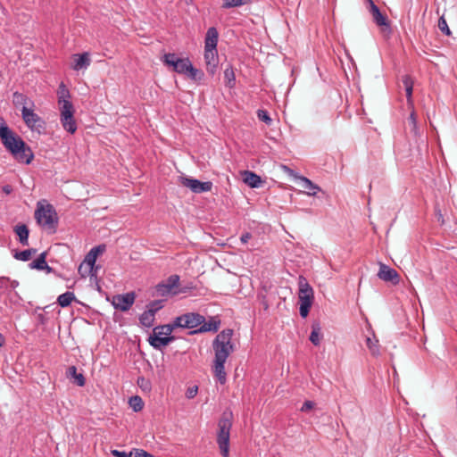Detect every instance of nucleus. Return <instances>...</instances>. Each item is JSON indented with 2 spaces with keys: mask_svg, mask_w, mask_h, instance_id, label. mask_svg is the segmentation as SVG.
<instances>
[{
  "mask_svg": "<svg viewBox=\"0 0 457 457\" xmlns=\"http://www.w3.org/2000/svg\"><path fill=\"white\" fill-rule=\"evenodd\" d=\"M233 333V329L225 328L212 341L214 360L212 370L213 376L220 385H224L227 382L225 362L230 353L234 352V345L231 342Z\"/></svg>",
  "mask_w": 457,
  "mask_h": 457,
  "instance_id": "f257e3e1",
  "label": "nucleus"
},
{
  "mask_svg": "<svg viewBox=\"0 0 457 457\" xmlns=\"http://www.w3.org/2000/svg\"><path fill=\"white\" fill-rule=\"evenodd\" d=\"M412 92H413V87H409V88L405 89L407 103L409 105H413V100H412Z\"/></svg>",
  "mask_w": 457,
  "mask_h": 457,
  "instance_id": "3c124183",
  "label": "nucleus"
},
{
  "mask_svg": "<svg viewBox=\"0 0 457 457\" xmlns=\"http://www.w3.org/2000/svg\"><path fill=\"white\" fill-rule=\"evenodd\" d=\"M184 320H185L184 314L175 318L174 320L170 323L172 328H173V329L175 330L178 328H185V327L183 325L184 324Z\"/></svg>",
  "mask_w": 457,
  "mask_h": 457,
  "instance_id": "c03bdc74",
  "label": "nucleus"
},
{
  "mask_svg": "<svg viewBox=\"0 0 457 457\" xmlns=\"http://www.w3.org/2000/svg\"><path fill=\"white\" fill-rule=\"evenodd\" d=\"M252 0H225L222 3L221 7L223 9H229L233 7H238L246 4H250Z\"/></svg>",
  "mask_w": 457,
  "mask_h": 457,
  "instance_id": "c9c22d12",
  "label": "nucleus"
},
{
  "mask_svg": "<svg viewBox=\"0 0 457 457\" xmlns=\"http://www.w3.org/2000/svg\"><path fill=\"white\" fill-rule=\"evenodd\" d=\"M435 212H436V216L437 218L438 222H440L441 224H444L445 220H444L443 214L441 213V210L437 206L435 207Z\"/></svg>",
  "mask_w": 457,
  "mask_h": 457,
  "instance_id": "864d4df0",
  "label": "nucleus"
},
{
  "mask_svg": "<svg viewBox=\"0 0 457 457\" xmlns=\"http://www.w3.org/2000/svg\"><path fill=\"white\" fill-rule=\"evenodd\" d=\"M60 121L65 131L73 135L78 129L75 120V108L71 102H66L63 106L59 107Z\"/></svg>",
  "mask_w": 457,
  "mask_h": 457,
  "instance_id": "423d86ee",
  "label": "nucleus"
},
{
  "mask_svg": "<svg viewBox=\"0 0 457 457\" xmlns=\"http://www.w3.org/2000/svg\"><path fill=\"white\" fill-rule=\"evenodd\" d=\"M42 270H45L46 273H54L55 272V270L52 267L48 266L47 263H46V267L45 266V268Z\"/></svg>",
  "mask_w": 457,
  "mask_h": 457,
  "instance_id": "13d9d810",
  "label": "nucleus"
},
{
  "mask_svg": "<svg viewBox=\"0 0 457 457\" xmlns=\"http://www.w3.org/2000/svg\"><path fill=\"white\" fill-rule=\"evenodd\" d=\"M75 299H76V297H75L74 293L68 291V292H65L58 296L57 303L61 307H68L72 303V301H74Z\"/></svg>",
  "mask_w": 457,
  "mask_h": 457,
  "instance_id": "c85d7f7f",
  "label": "nucleus"
},
{
  "mask_svg": "<svg viewBox=\"0 0 457 457\" xmlns=\"http://www.w3.org/2000/svg\"><path fill=\"white\" fill-rule=\"evenodd\" d=\"M366 345L373 355H378L379 353V349H378L377 340L374 342L371 338L367 337Z\"/></svg>",
  "mask_w": 457,
  "mask_h": 457,
  "instance_id": "37998d69",
  "label": "nucleus"
},
{
  "mask_svg": "<svg viewBox=\"0 0 457 457\" xmlns=\"http://www.w3.org/2000/svg\"><path fill=\"white\" fill-rule=\"evenodd\" d=\"M36 253L37 249L35 248H29L23 251H15L13 257L19 261L28 262Z\"/></svg>",
  "mask_w": 457,
  "mask_h": 457,
  "instance_id": "c756f323",
  "label": "nucleus"
},
{
  "mask_svg": "<svg viewBox=\"0 0 457 457\" xmlns=\"http://www.w3.org/2000/svg\"><path fill=\"white\" fill-rule=\"evenodd\" d=\"M221 320L219 316H212L209 320L204 321L201 324V326L189 332V335H195L198 333H205V332H217L220 327Z\"/></svg>",
  "mask_w": 457,
  "mask_h": 457,
  "instance_id": "4468645a",
  "label": "nucleus"
},
{
  "mask_svg": "<svg viewBox=\"0 0 457 457\" xmlns=\"http://www.w3.org/2000/svg\"><path fill=\"white\" fill-rule=\"evenodd\" d=\"M21 116L24 123L32 130L36 129L40 131V129H44L46 126L45 120L37 113L34 112L33 110L23 106L21 109Z\"/></svg>",
  "mask_w": 457,
  "mask_h": 457,
  "instance_id": "9d476101",
  "label": "nucleus"
},
{
  "mask_svg": "<svg viewBox=\"0 0 457 457\" xmlns=\"http://www.w3.org/2000/svg\"><path fill=\"white\" fill-rule=\"evenodd\" d=\"M298 179L302 183V187L307 190V194L309 195H315L316 192L314 190H320V188L316 184L303 176H299Z\"/></svg>",
  "mask_w": 457,
  "mask_h": 457,
  "instance_id": "a878e982",
  "label": "nucleus"
},
{
  "mask_svg": "<svg viewBox=\"0 0 457 457\" xmlns=\"http://www.w3.org/2000/svg\"><path fill=\"white\" fill-rule=\"evenodd\" d=\"M378 277L386 282H391L393 285H398L400 282L399 273L384 263H380Z\"/></svg>",
  "mask_w": 457,
  "mask_h": 457,
  "instance_id": "ddd939ff",
  "label": "nucleus"
},
{
  "mask_svg": "<svg viewBox=\"0 0 457 457\" xmlns=\"http://www.w3.org/2000/svg\"><path fill=\"white\" fill-rule=\"evenodd\" d=\"M105 248L106 246L104 244L93 247L87 254L85 262H87L88 265L95 267L97 257L105 251Z\"/></svg>",
  "mask_w": 457,
  "mask_h": 457,
  "instance_id": "4be33fe9",
  "label": "nucleus"
},
{
  "mask_svg": "<svg viewBox=\"0 0 457 457\" xmlns=\"http://www.w3.org/2000/svg\"><path fill=\"white\" fill-rule=\"evenodd\" d=\"M166 299H158L151 301L147 305V312L155 317V314L164 307Z\"/></svg>",
  "mask_w": 457,
  "mask_h": 457,
  "instance_id": "7c9ffc66",
  "label": "nucleus"
},
{
  "mask_svg": "<svg viewBox=\"0 0 457 457\" xmlns=\"http://www.w3.org/2000/svg\"><path fill=\"white\" fill-rule=\"evenodd\" d=\"M402 83L404 87V89L409 88V87H413L414 80L411 75H403L402 77Z\"/></svg>",
  "mask_w": 457,
  "mask_h": 457,
  "instance_id": "a18cd8bd",
  "label": "nucleus"
},
{
  "mask_svg": "<svg viewBox=\"0 0 457 457\" xmlns=\"http://www.w3.org/2000/svg\"><path fill=\"white\" fill-rule=\"evenodd\" d=\"M93 269H94V266H90V265H88L87 262H84L80 263V265L79 266L78 272L79 273V275L82 278H86L87 276L93 277L94 276Z\"/></svg>",
  "mask_w": 457,
  "mask_h": 457,
  "instance_id": "e433bc0d",
  "label": "nucleus"
},
{
  "mask_svg": "<svg viewBox=\"0 0 457 457\" xmlns=\"http://www.w3.org/2000/svg\"><path fill=\"white\" fill-rule=\"evenodd\" d=\"M184 327L185 328L193 329L201 326V324L204 321V316L201 315L197 312H187L184 314Z\"/></svg>",
  "mask_w": 457,
  "mask_h": 457,
  "instance_id": "dca6fc26",
  "label": "nucleus"
},
{
  "mask_svg": "<svg viewBox=\"0 0 457 457\" xmlns=\"http://www.w3.org/2000/svg\"><path fill=\"white\" fill-rule=\"evenodd\" d=\"M219 40V32L215 27H211L208 29L205 39H204V48L206 49H217Z\"/></svg>",
  "mask_w": 457,
  "mask_h": 457,
  "instance_id": "6ab92c4d",
  "label": "nucleus"
},
{
  "mask_svg": "<svg viewBox=\"0 0 457 457\" xmlns=\"http://www.w3.org/2000/svg\"><path fill=\"white\" fill-rule=\"evenodd\" d=\"M370 12L372 15L373 21L380 28L381 32L386 36L390 35L392 33V29L390 21L386 14L382 13L375 4H372L371 8H370Z\"/></svg>",
  "mask_w": 457,
  "mask_h": 457,
  "instance_id": "9b49d317",
  "label": "nucleus"
},
{
  "mask_svg": "<svg viewBox=\"0 0 457 457\" xmlns=\"http://www.w3.org/2000/svg\"><path fill=\"white\" fill-rule=\"evenodd\" d=\"M437 26L443 34H445V36H451L452 32L444 16H441L439 18Z\"/></svg>",
  "mask_w": 457,
  "mask_h": 457,
  "instance_id": "a19ab883",
  "label": "nucleus"
},
{
  "mask_svg": "<svg viewBox=\"0 0 457 457\" xmlns=\"http://www.w3.org/2000/svg\"><path fill=\"white\" fill-rule=\"evenodd\" d=\"M195 286L194 285V283L193 282H189V283H187L185 286H182V287L179 286L177 288V292H179V294H180V293H187L190 290L195 289Z\"/></svg>",
  "mask_w": 457,
  "mask_h": 457,
  "instance_id": "49530a36",
  "label": "nucleus"
},
{
  "mask_svg": "<svg viewBox=\"0 0 457 457\" xmlns=\"http://www.w3.org/2000/svg\"><path fill=\"white\" fill-rule=\"evenodd\" d=\"M162 62L166 66L172 68L175 72L184 75H187L192 65L189 58H179L174 53L165 54Z\"/></svg>",
  "mask_w": 457,
  "mask_h": 457,
  "instance_id": "6e6552de",
  "label": "nucleus"
},
{
  "mask_svg": "<svg viewBox=\"0 0 457 457\" xmlns=\"http://www.w3.org/2000/svg\"><path fill=\"white\" fill-rule=\"evenodd\" d=\"M96 266H95V267H94V269H93L94 276H96Z\"/></svg>",
  "mask_w": 457,
  "mask_h": 457,
  "instance_id": "680f3d73",
  "label": "nucleus"
},
{
  "mask_svg": "<svg viewBox=\"0 0 457 457\" xmlns=\"http://www.w3.org/2000/svg\"><path fill=\"white\" fill-rule=\"evenodd\" d=\"M71 95L70 90L63 82H61L57 89V102L59 107L63 106L66 102H71Z\"/></svg>",
  "mask_w": 457,
  "mask_h": 457,
  "instance_id": "412c9836",
  "label": "nucleus"
},
{
  "mask_svg": "<svg viewBox=\"0 0 457 457\" xmlns=\"http://www.w3.org/2000/svg\"><path fill=\"white\" fill-rule=\"evenodd\" d=\"M37 222L50 230L54 234L57 230L59 218L52 204L37 205L35 211Z\"/></svg>",
  "mask_w": 457,
  "mask_h": 457,
  "instance_id": "20e7f679",
  "label": "nucleus"
},
{
  "mask_svg": "<svg viewBox=\"0 0 457 457\" xmlns=\"http://www.w3.org/2000/svg\"><path fill=\"white\" fill-rule=\"evenodd\" d=\"M250 238H252V234L249 233V232H245V233L241 235L240 241L243 244H246Z\"/></svg>",
  "mask_w": 457,
  "mask_h": 457,
  "instance_id": "5fc2aeb1",
  "label": "nucleus"
},
{
  "mask_svg": "<svg viewBox=\"0 0 457 457\" xmlns=\"http://www.w3.org/2000/svg\"><path fill=\"white\" fill-rule=\"evenodd\" d=\"M187 76L190 79L199 83L201 80H203V79L204 77V73L202 70L196 69L193 65H191V67L189 68V70L187 73Z\"/></svg>",
  "mask_w": 457,
  "mask_h": 457,
  "instance_id": "2f4dec72",
  "label": "nucleus"
},
{
  "mask_svg": "<svg viewBox=\"0 0 457 457\" xmlns=\"http://www.w3.org/2000/svg\"><path fill=\"white\" fill-rule=\"evenodd\" d=\"M18 285L19 282L16 280H11L7 277H0V289H14L16 287H18Z\"/></svg>",
  "mask_w": 457,
  "mask_h": 457,
  "instance_id": "4c0bfd02",
  "label": "nucleus"
},
{
  "mask_svg": "<svg viewBox=\"0 0 457 457\" xmlns=\"http://www.w3.org/2000/svg\"><path fill=\"white\" fill-rule=\"evenodd\" d=\"M224 79H225V85L228 88H233L236 85V76L234 69L231 65H229L228 68L224 71Z\"/></svg>",
  "mask_w": 457,
  "mask_h": 457,
  "instance_id": "bb28decb",
  "label": "nucleus"
},
{
  "mask_svg": "<svg viewBox=\"0 0 457 457\" xmlns=\"http://www.w3.org/2000/svg\"><path fill=\"white\" fill-rule=\"evenodd\" d=\"M28 100V96L22 93L16 91L12 94V104L14 106H26Z\"/></svg>",
  "mask_w": 457,
  "mask_h": 457,
  "instance_id": "72a5a7b5",
  "label": "nucleus"
},
{
  "mask_svg": "<svg viewBox=\"0 0 457 457\" xmlns=\"http://www.w3.org/2000/svg\"><path fill=\"white\" fill-rule=\"evenodd\" d=\"M233 425V412L226 410L222 412L218 421L217 444L222 457L229 455V437Z\"/></svg>",
  "mask_w": 457,
  "mask_h": 457,
  "instance_id": "7ed1b4c3",
  "label": "nucleus"
},
{
  "mask_svg": "<svg viewBox=\"0 0 457 457\" xmlns=\"http://www.w3.org/2000/svg\"><path fill=\"white\" fill-rule=\"evenodd\" d=\"M197 391H198V387L196 386H194L192 387H189L187 392H186V396L188 398V399H192L194 398L196 394H197Z\"/></svg>",
  "mask_w": 457,
  "mask_h": 457,
  "instance_id": "8fccbe9b",
  "label": "nucleus"
},
{
  "mask_svg": "<svg viewBox=\"0 0 457 457\" xmlns=\"http://www.w3.org/2000/svg\"><path fill=\"white\" fill-rule=\"evenodd\" d=\"M322 337L323 336L321 334L320 323V321L315 320L312 324V332L309 339L314 345L317 346L320 345Z\"/></svg>",
  "mask_w": 457,
  "mask_h": 457,
  "instance_id": "5701e85b",
  "label": "nucleus"
},
{
  "mask_svg": "<svg viewBox=\"0 0 457 457\" xmlns=\"http://www.w3.org/2000/svg\"><path fill=\"white\" fill-rule=\"evenodd\" d=\"M179 287V276L177 274L170 275L166 280L158 283L154 287L153 296L167 297L169 295H176L179 294L177 288Z\"/></svg>",
  "mask_w": 457,
  "mask_h": 457,
  "instance_id": "0eeeda50",
  "label": "nucleus"
},
{
  "mask_svg": "<svg viewBox=\"0 0 457 457\" xmlns=\"http://www.w3.org/2000/svg\"><path fill=\"white\" fill-rule=\"evenodd\" d=\"M298 286L299 313L302 318H306L313 303L314 293L306 278L302 275L298 278Z\"/></svg>",
  "mask_w": 457,
  "mask_h": 457,
  "instance_id": "39448f33",
  "label": "nucleus"
},
{
  "mask_svg": "<svg viewBox=\"0 0 457 457\" xmlns=\"http://www.w3.org/2000/svg\"><path fill=\"white\" fill-rule=\"evenodd\" d=\"M46 252L41 253L37 259L31 262L29 266L30 269L42 270L45 266L46 267Z\"/></svg>",
  "mask_w": 457,
  "mask_h": 457,
  "instance_id": "cd10ccee",
  "label": "nucleus"
},
{
  "mask_svg": "<svg viewBox=\"0 0 457 457\" xmlns=\"http://www.w3.org/2000/svg\"><path fill=\"white\" fill-rule=\"evenodd\" d=\"M112 454L115 457H132L133 453L129 452H124V451H119V450H112Z\"/></svg>",
  "mask_w": 457,
  "mask_h": 457,
  "instance_id": "de8ad7c7",
  "label": "nucleus"
},
{
  "mask_svg": "<svg viewBox=\"0 0 457 457\" xmlns=\"http://www.w3.org/2000/svg\"><path fill=\"white\" fill-rule=\"evenodd\" d=\"M257 117L261 121L264 122L267 125H270L272 122V119L270 118L269 112L266 110H258Z\"/></svg>",
  "mask_w": 457,
  "mask_h": 457,
  "instance_id": "ea45409f",
  "label": "nucleus"
},
{
  "mask_svg": "<svg viewBox=\"0 0 457 457\" xmlns=\"http://www.w3.org/2000/svg\"><path fill=\"white\" fill-rule=\"evenodd\" d=\"M315 403L312 401H305L301 407V411L307 412L313 409Z\"/></svg>",
  "mask_w": 457,
  "mask_h": 457,
  "instance_id": "09e8293b",
  "label": "nucleus"
},
{
  "mask_svg": "<svg viewBox=\"0 0 457 457\" xmlns=\"http://www.w3.org/2000/svg\"><path fill=\"white\" fill-rule=\"evenodd\" d=\"M2 190L4 194L6 195H10L12 191H13V188L11 185H4L3 187H2Z\"/></svg>",
  "mask_w": 457,
  "mask_h": 457,
  "instance_id": "6e6d98bb",
  "label": "nucleus"
},
{
  "mask_svg": "<svg viewBox=\"0 0 457 457\" xmlns=\"http://www.w3.org/2000/svg\"><path fill=\"white\" fill-rule=\"evenodd\" d=\"M0 140L5 149L20 163L29 164L34 159L31 148L8 127L2 115H0Z\"/></svg>",
  "mask_w": 457,
  "mask_h": 457,
  "instance_id": "f03ea898",
  "label": "nucleus"
},
{
  "mask_svg": "<svg viewBox=\"0 0 457 457\" xmlns=\"http://www.w3.org/2000/svg\"><path fill=\"white\" fill-rule=\"evenodd\" d=\"M148 342L156 350H162L167 346L165 337H162V334H156L155 331H153V334L149 336Z\"/></svg>",
  "mask_w": 457,
  "mask_h": 457,
  "instance_id": "b1692460",
  "label": "nucleus"
},
{
  "mask_svg": "<svg viewBox=\"0 0 457 457\" xmlns=\"http://www.w3.org/2000/svg\"><path fill=\"white\" fill-rule=\"evenodd\" d=\"M66 375L68 378H73V383L79 386H85L86 378L82 373H78L76 366H70L67 370Z\"/></svg>",
  "mask_w": 457,
  "mask_h": 457,
  "instance_id": "393cba45",
  "label": "nucleus"
},
{
  "mask_svg": "<svg viewBox=\"0 0 457 457\" xmlns=\"http://www.w3.org/2000/svg\"><path fill=\"white\" fill-rule=\"evenodd\" d=\"M136 293L134 291L122 294L116 295L112 298V304L114 309L119 310L120 312H128L135 303Z\"/></svg>",
  "mask_w": 457,
  "mask_h": 457,
  "instance_id": "f8f14e48",
  "label": "nucleus"
},
{
  "mask_svg": "<svg viewBox=\"0 0 457 457\" xmlns=\"http://www.w3.org/2000/svg\"><path fill=\"white\" fill-rule=\"evenodd\" d=\"M165 340H166V345H168L169 344H170L171 342H173L176 337L174 336H172L171 334H170V336H165Z\"/></svg>",
  "mask_w": 457,
  "mask_h": 457,
  "instance_id": "4d7b16f0",
  "label": "nucleus"
},
{
  "mask_svg": "<svg viewBox=\"0 0 457 457\" xmlns=\"http://www.w3.org/2000/svg\"><path fill=\"white\" fill-rule=\"evenodd\" d=\"M155 320V317L146 310L139 316V322L142 326L151 328Z\"/></svg>",
  "mask_w": 457,
  "mask_h": 457,
  "instance_id": "473e14b6",
  "label": "nucleus"
},
{
  "mask_svg": "<svg viewBox=\"0 0 457 457\" xmlns=\"http://www.w3.org/2000/svg\"><path fill=\"white\" fill-rule=\"evenodd\" d=\"M72 58L74 63L71 65V68L75 71L87 69L91 63V59L87 52H84L80 54H73Z\"/></svg>",
  "mask_w": 457,
  "mask_h": 457,
  "instance_id": "a211bd4d",
  "label": "nucleus"
},
{
  "mask_svg": "<svg viewBox=\"0 0 457 457\" xmlns=\"http://www.w3.org/2000/svg\"><path fill=\"white\" fill-rule=\"evenodd\" d=\"M129 404L136 412L140 411L144 407V402L138 395L131 396L129 400Z\"/></svg>",
  "mask_w": 457,
  "mask_h": 457,
  "instance_id": "f704fd0d",
  "label": "nucleus"
},
{
  "mask_svg": "<svg viewBox=\"0 0 457 457\" xmlns=\"http://www.w3.org/2000/svg\"><path fill=\"white\" fill-rule=\"evenodd\" d=\"M5 343V338L3 334L0 333V347H2Z\"/></svg>",
  "mask_w": 457,
  "mask_h": 457,
  "instance_id": "bf43d9fd",
  "label": "nucleus"
},
{
  "mask_svg": "<svg viewBox=\"0 0 457 457\" xmlns=\"http://www.w3.org/2000/svg\"><path fill=\"white\" fill-rule=\"evenodd\" d=\"M179 181L183 187H188L195 194L209 192L212 188V182L211 181L202 182L196 179L183 176L179 177Z\"/></svg>",
  "mask_w": 457,
  "mask_h": 457,
  "instance_id": "1a4fd4ad",
  "label": "nucleus"
},
{
  "mask_svg": "<svg viewBox=\"0 0 457 457\" xmlns=\"http://www.w3.org/2000/svg\"><path fill=\"white\" fill-rule=\"evenodd\" d=\"M243 181L252 188H258L263 184L262 178L251 170H245L242 173Z\"/></svg>",
  "mask_w": 457,
  "mask_h": 457,
  "instance_id": "f3484780",
  "label": "nucleus"
},
{
  "mask_svg": "<svg viewBox=\"0 0 457 457\" xmlns=\"http://www.w3.org/2000/svg\"><path fill=\"white\" fill-rule=\"evenodd\" d=\"M204 62L207 72L213 76L216 73L219 63L218 50L209 49L208 51V49L204 48Z\"/></svg>",
  "mask_w": 457,
  "mask_h": 457,
  "instance_id": "2eb2a0df",
  "label": "nucleus"
},
{
  "mask_svg": "<svg viewBox=\"0 0 457 457\" xmlns=\"http://www.w3.org/2000/svg\"><path fill=\"white\" fill-rule=\"evenodd\" d=\"M409 123L411 126V132L415 136L418 134L417 116L414 111H412L409 116Z\"/></svg>",
  "mask_w": 457,
  "mask_h": 457,
  "instance_id": "79ce46f5",
  "label": "nucleus"
},
{
  "mask_svg": "<svg viewBox=\"0 0 457 457\" xmlns=\"http://www.w3.org/2000/svg\"><path fill=\"white\" fill-rule=\"evenodd\" d=\"M14 233L18 236L19 242L23 246L29 245V229L26 224L19 223L13 228Z\"/></svg>",
  "mask_w": 457,
  "mask_h": 457,
  "instance_id": "aec40b11",
  "label": "nucleus"
},
{
  "mask_svg": "<svg viewBox=\"0 0 457 457\" xmlns=\"http://www.w3.org/2000/svg\"><path fill=\"white\" fill-rule=\"evenodd\" d=\"M366 1L369 3L370 8H371L372 4H374L373 0H366Z\"/></svg>",
  "mask_w": 457,
  "mask_h": 457,
  "instance_id": "052dcab7",
  "label": "nucleus"
},
{
  "mask_svg": "<svg viewBox=\"0 0 457 457\" xmlns=\"http://www.w3.org/2000/svg\"><path fill=\"white\" fill-rule=\"evenodd\" d=\"M134 457H153V455L143 449H135Z\"/></svg>",
  "mask_w": 457,
  "mask_h": 457,
  "instance_id": "603ef678",
  "label": "nucleus"
},
{
  "mask_svg": "<svg viewBox=\"0 0 457 457\" xmlns=\"http://www.w3.org/2000/svg\"><path fill=\"white\" fill-rule=\"evenodd\" d=\"M153 331H155L156 334L170 336V334H171L174 331V329H173L171 324L169 323V324H165V325L156 326L155 328H154Z\"/></svg>",
  "mask_w": 457,
  "mask_h": 457,
  "instance_id": "58836bf2",
  "label": "nucleus"
}]
</instances>
